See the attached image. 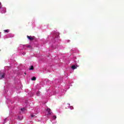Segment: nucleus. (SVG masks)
Segmentation results:
<instances>
[{
	"instance_id": "f257e3e1",
	"label": "nucleus",
	"mask_w": 124,
	"mask_h": 124,
	"mask_svg": "<svg viewBox=\"0 0 124 124\" xmlns=\"http://www.w3.org/2000/svg\"><path fill=\"white\" fill-rule=\"evenodd\" d=\"M27 38L30 40V41H33V40H34V36H27Z\"/></svg>"
},
{
	"instance_id": "f03ea898",
	"label": "nucleus",
	"mask_w": 124,
	"mask_h": 124,
	"mask_svg": "<svg viewBox=\"0 0 124 124\" xmlns=\"http://www.w3.org/2000/svg\"><path fill=\"white\" fill-rule=\"evenodd\" d=\"M5 76V74L2 73H0V80H1V79H3Z\"/></svg>"
},
{
	"instance_id": "7ed1b4c3",
	"label": "nucleus",
	"mask_w": 124,
	"mask_h": 124,
	"mask_svg": "<svg viewBox=\"0 0 124 124\" xmlns=\"http://www.w3.org/2000/svg\"><path fill=\"white\" fill-rule=\"evenodd\" d=\"M46 111H47L48 113V115H51V114H52V112H51V109L47 108L46 109Z\"/></svg>"
},
{
	"instance_id": "20e7f679",
	"label": "nucleus",
	"mask_w": 124,
	"mask_h": 124,
	"mask_svg": "<svg viewBox=\"0 0 124 124\" xmlns=\"http://www.w3.org/2000/svg\"><path fill=\"white\" fill-rule=\"evenodd\" d=\"M76 68H77V67H76V66H75V65H73V66H72V69H73V70H74V69H76Z\"/></svg>"
},
{
	"instance_id": "39448f33",
	"label": "nucleus",
	"mask_w": 124,
	"mask_h": 124,
	"mask_svg": "<svg viewBox=\"0 0 124 124\" xmlns=\"http://www.w3.org/2000/svg\"><path fill=\"white\" fill-rule=\"evenodd\" d=\"M31 80H32V81H35V80H36V78H35V77H33L31 78Z\"/></svg>"
},
{
	"instance_id": "423d86ee",
	"label": "nucleus",
	"mask_w": 124,
	"mask_h": 124,
	"mask_svg": "<svg viewBox=\"0 0 124 124\" xmlns=\"http://www.w3.org/2000/svg\"><path fill=\"white\" fill-rule=\"evenodd\" d=\"M22 112H25V111H26V108H22L21 109Z\"/></svg>"
},
{
	"instance_id": "0eeeda50",
	"label": "nucleus",
	"mask_w": 124,
	"mask_h": 124,
	"mask_svg": "<svg viewBox=\"0 0 124 124\" xmlns=\"http://www.w3.org/2000/svg\"><path fill=\"white\" fill-rule=\"evenodd\" d=\"M30 70H33V66L31 65L30 66Z\"/></svg>"
},
{
	"instance_id": "6e6552de",
	"label": "nucleus",
	"mask_w": 124,
	"mask_h": 124,
	"mask_svg": "<svg viewBox=\"0 0 124 124\" xmlns=\"http://www.w3.org/2000/svg\"><path fill=\"white\" fill-rule=\"evenodd\" d=\"M31 118H33V117H35V115H34V114H31Z\"/></svg>"
},
{
	"instance_id": "1a4fd4ad",
	"label": "nucleus",
	"mask_w": 124,
	"mask_h": 124,
	"mask_svg": "<svg viewBox=\"0 0 124 124\" xmlns=\"http://www.w3.org/2000/svg\"><path fill=\"white\" fill-rule=\"evenodd\" d=\"M4 31H5V32L8 33V32H9V30H4Z\"/></svg>"
},
{
	"instance_id": "9d476101",
	"label": "nucleus",
	"mask_w": 124,
	"mask_h": 124,
	"mask_svg": "<svg viewBox=\"0 0 124 124\" xmlns=\"http://www.w3.org/2000/svg\"><path fill=\"white\" fill-rule=\"evenodd\" d=\"M17 118L18 119V120H23V117H20V116H18Z\"/></svg>"
},
{
	"instance_id": "9b49d317",
	"label": "nucleus",
	"mask_w": 124,
	"mask_h": 124,
	"mask_svg": "<svg viewBox=\"0 0 124 124\" xmlns=\"http://www.w3.org/2000/svg\"><path fill=\"white\" fill-rule=\"evenodd\" d=\"M56 119H57V116H53V120H56Z\"/></svg>"
},
{
	"instance_id": "f8f14e48",
	"label": "nucleus",
	"mask_w": 124,
	"mask_h": 124,
	"mask_svg": "<svg viewBox=\"0 0 124 124\" xmlns=\"http://www.w3.org/2000/svg\"><path fill=\"white\" fill-rule=\"evenodd\" d=\"M40 94V92H38L37 93V96H39V94Z\"/></svg>"
},
{
	"instance_id": "ddd939ff",
	"label": "nucleus",
	"mask_w": 124,
	"mask_h": 124,
	"mask_svg": "<svg viewBox=\"0 0 124 124\" xmlns=\"http://www.w3.org/2000/svg\"><path fill=\"white\" fill-rule=\"evenodd\" d=\"M0 8H1V2H0Z\"/></svg>"
},
{
	"instance_id": "4468645a",
	"label": "nucleus",
	"mask_w": 124,
	"mask_h": 124,
	"mask_svg": "<svg viewBox=\"0 0 124 124\" xmlns=\"http://www.w3.org/2000/svg\"><path fill=\"white\" fill-rule=\"evenodd\" d=\"M27 48H30L31 47V46L29 45L27 46Z\"/></svg>"
},
{
	"instance_id": "2eb2a0df",
	"label": "nucleus",
	"mask_w": 124,
	"mask_h": 124,
	"mask_svg": "<svg viewBox=\"0 0 124 124\" xmlns=\"http://www.w3.org/2000/svg\"><path fill=\"white\" fill-rule=\"evenodd\" d=\"M25 75H27V73H24Z\"/></svg>"
},
{
	"instance_id": "dca6fc26",
	"label": "nucleus",
	"mask_w": 124,
	"mask_h": 124,
	"mask_svg": "<svg viewBox=\"0 0 124 124\" xmlns=\"http://www.w3.org/2000/svg\"><path fill=\"white\" fill-rule=\"evenodd\" d=\"M57 37H59V36H58Z\"/></svg>"
}]
</instances>
